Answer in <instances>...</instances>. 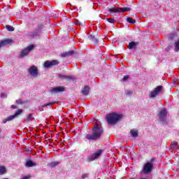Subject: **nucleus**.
<instances>
[{
	"mask_svg": "<svg viewBox=\"0 0 179 179\" xmlns=\"http://www.w3.org/2000/svg\"><path fill=\"white\" fill-rule=\"evenodd\" d=\"M163 90V86L159 85L155 88V90L150 92V97L152 99L156 97V96L159 95V93Z\"/></svg>",
	"mask_w": 179,
	"mask_h": 179,
	"instance_id": "nucleus-11",
	"label": "nucleus"
},
{
	"mask_svg": "<svg viewBox=\"0 0 179 179\" xmlns=\"http://www.w3.org/2000/svg\"><path fill=\"white\" fill-rule=\"evenodd\" d=\"M128 79H129V76L127 75V76H124L122 78V81L123 82H127V80H128Z\"/></svg>",
	"mask_w": 179,
	"mask_h": 179,
	"instance_id": "nucleus-32",
	"label": "nucleus"
},
{
	"mask_svg": "<svg viewBox=\"0 0 179 179\" xmlns=\"http://www.w3.org/2000/svg\"><path fill=\"white\" fill-rule=\"evenodd\" d=\"M43 25H41L39 27H38V29H36V31L35 32H29L28 34V36H29V37L31 38H36V37H37V36H38V33H40V31H41V30H43Z\"/></svg>",
	"mask_w": 179,
	"mask_h": 179,
	"instance_id": "nucleus-12",
	"label": "nucleus"
},
{
	"mask_svg": "<svg viewBox=\"0 0 179 179\" xmlns=\"http://www.w3.org/2000/svg\"><path fill=\"white\" fill-rule=\"evenodd\" d=\"M28 73L32 76V78H37L38 76V69L36 66L32 65L28 69Z\"/></svg>",
	"mask_w": 179,
	"mask_h": 179,
	"instance_id": "nucleus-5",
	"label": "nucleus"
},
{
	"mask_svg": "<svg viewBox=\"0 0 179 179\" xmlns=\"http://www.w3.org/2000/svg\"><path fill=\"white\" fill-rule=\"evenodd\" d=\"M121 120V115L117 113H110L106 116V120L108 124L110 125H114V124H117L118 121Z\"/></svg>",
	"mask_w": 179,
	"mask_h": 179,
	"instance_id": "nucleus-2",
	"label": "nucleus"
},
{
	"mask_svg": "<svg viewBox=\"0 0 179 179\" xmlns=\"http://www.w3.org/2000/svg\"><path fill=\"white\" fill-rule=\"evenodd\" d=\"M92 43L97 44V43H99V40H97V38H94Z\"/></svg>",
	"mask_w": 179,
	"mask_h": 179,
	"instance_id": "nucleus-36",
	"label": "nucleus"
},
{
	"mask_svg": "<svg viewBox=\"0 0 179 179\" xmlns=\"http://www.w3.org/2000/svg\"><path fill=\"white\" fill-rule=\"evenodd\" d=\"M58 78L62 79V80H73L74 78L72 76H66L65 74H59Z\"/></svg>",
	"mask_w": 179,
	"mask_h": 179,
	"instance_id": "nucleus-13",
	"label": "nucleus"
},
{
	"mask_svg": "<svg viewBox=\"0 0 179 179\" xmlns=\"http://www.w3.org/2000/svg\"><path fill=\"white\" fill-rule=\"evenodd\" d=\"M132 9L129 7H124V8H110L108 11L109 13H122L124 12H131Z\"/></svg>",
	"mask_w": 179,
	"mask_h": 179,
	"instance_id": "nucleus-4",
	"label": "nucleus"
},
{
	"mask_svg": "<svg viewBox=\"0 0 179 179\" xmlns=\"http://www.w3.org/2000/svg\"><path fill=\"white\" fill-rule=\"evenodd\" d=\"M6 174V167L0 166V176H3Z\"/></svg>",
	"mask_w": 179,
	"mask_h": 179,
	"instance_id": "nucleus-22",
	"label": "nucleus"
},
{
	"mask_svg": "<svg viewBox=\"0 0 179 179\" xmlns=\"http://www.w3.org/2000/svg\"><path fill=\"white\" fill-rule=\"evenodd\" d=\"M88 38H89V40L92 41L93 40H94V36H93L92 35H90L88 36Z\"/></svg>",
	"mask_w": 179,
	"mask_h": 179,
	"instance_id": "nucleus-35",
	"label": "nucleus"
},
{
	"mask_svg": "<svg viewBox=\"0 0 179 179\" xmlns=\"http://www.w3.org/2000/svg\"><path fill=\"white\" fill-rule=\"evenodd\" d=\"M30 178V176H24V178H21V179H29Z\"/></svg>",
	"mask_w": 179,
	"mask_h": 179,
	"instance_id": "nucleus-39",
	"label": "nucleus"
},
{
	"mask_svg": "<svg viewBox=\"0 0 179 179\" xmlns=\"http://www.w3.org/2000/svg\"><path fill=\"white\" fill-rule=\"evenodd\" d=\"M141 179H145V178H141Z\"/></svg>",
	"mask_w": 179,
	"mask_h": 179,
	"instance_id": "nucleus-43",
	"label": "nucleus"
},
{
	"mask_svg": "<svg viewBox=\"0 0 179 179\" xmlns=\"http://www.w3.org/2000/svg\"><path fill=\"white\" fill-rule=\"evenodd\" d=\"M16 104H26L27 103V101H22V99H17L15 101Z\"/></svg>",
	"mask_w": 179,
	"mask_h": 179,
	"instance_id": "nucleus-26",
	"label": "nucleus"
},
{
	"mask_svg": "<svg viewBox=\"0 0 179 179\" xmlns=\"http://www.w3.org/2000/svg\"><path fill=\"white\" fill-rule=\"evenodd\" d=\"M179 51V40L175 43V52H178Z\"/></svg>",
	"mask_w": 179,
	"mask_h": 179,
	"instance_id": "nucleus-28",
	"label": "nucleus"
},
{
	"mask_svg": "<svg viewBox=\"0 0 179 179\" xmlns=\"http://www.w3.org/2000/svg\"><path fill=\"white\" fill-rule=\"evenodd\" d=\"M33 120V115L31 114H29L28 116L27 117L25 121L26 122H30Z\"/></svg>",
	"mask_w": 179,
	"mask_h": 179,
	"instance_id": "nucleus-27",
	"label": "nucleus"
},
{
	"mask_svg": "<svg viewBox=\"0 0 179 179\" xmlns=\"http://www.w3.org/2000/svg\"><path fill=\"white\" fill-rule=\"evenodd\" d=\"M22 113H23V110H22V109H18L17 111H16L14 115H10L8 117L4 119L3 120V124H6V122H8L9 121H12L13 120H15V118H16V117L20 115V114H22Z\"/></svg>",
	"mask_w": 179,
	"mask_h": 179,
	"instance_id": "nucleus-8",
	"label": "nucleus"
},
{
	"mask_svg": "<svg viewBox=\"0 0 179 179\" xmlns=\"http://www.w3.org/2000/svg\"><path fill=\"white\" fill-rule=\"evenodd\" d=\"M125 94L127 97H131L134 94V92L131 90H126L125 91Z\"/></svg>",
	"mask_w": 179,
	"mask_h": 179,
	"instance_id": "nucleus-25",
	"label": "nucleus"
},
{
	"mask_svg": "<svg viewBox=\"0 0 179 179\" xmlns=\"http://www.w3.org/2000/svg\"><path fill=\"white\" fill-rule=\"evenodd\" d=\"M165 50L166 51H170L171 50V46H168Z\"/></svg>",
	"mask_w": 179,
	"mask_h": 179,
	"instance_id": "nucleus-38",
	"label": "nucleus"
},
{
	"mask_svg": "<svg viewBox=\"0 0 179 179\" xmlns=\"http://www.w3.org/2000/svg\"><path fill=\"white\" fill-rule=\"evenodd\" d=\"M58 64H59V62H58V60H47L44 62L43 66L44 68L48 69L52 68V66H55V65H58Z\"/></svg>",
	"mask_w": 179,
	"mask_h": 179,
	"instance_id": "nucleus-10",
	"label": "nucleus"
},
{
	"mask_svg": "<svg viewBox=\"0 0 179 179\" xmlns=\"http://www.w3.org/2000/svg\"><path fill=\"white\" fill-rule=\"evenodd\" d=\"M107 22H108L109 23H115V20L113 18H108Z\"/></svg>",
	"mask_w": 179,
	"mask_h": 179,
	"instance_id": "nucleus-31",
	"label": "nucleus"
},
{
	"mask_svg": "<svg viewBox=\"0 0 179 179\" xmlns=\"http://www.w3.org/2000/svg\"><path fill=\"white\" fill-rule=\"evenodd\" d=\"M6 29L8 31H15V27L10 26V25H7L6 27Z\"/></svg>",
	"mask_w": 179,
	"mask_h": 179,
	"instance_id": "nucleus-29",
	"label": "nucleus"
},
{
	"mask_svg": "<svg viewBox=\"0 0 179 179\" xmlns=\"http://www.w3.org/2000/svg\"><path fill=\"white\" fill-rule=\"evenodd\" d=\"M52 104H55V102L48 103L46 104L43 105L42 107H43V108H45V107H48V106H52Z\"/></svg>",
	"mask_w": 179,
	"mask_h": 179,
	"instance_id": "nucleus-30",
	"label": "nucleus"
},
{
	"mask_svg": "<svg viewBox=\"0 0 179 179\" xmlns=\"http://www.w3.org/2000/svg\"><path fill=\"white\" fill-rule=\"evenodd\" d=\"M127 22L128 23H130V24H135V23H136V21L134 19H132L131 17H127Z\"/></svg>",
	"mask_w": 179,
	"mask_h": 179,
	"instance_id": "nucleus-23",
	"label": "nucleus"
},
{
	"mask_svg": "<svg viewBox=\"0 0 179 179\" xmlns=\"http://www.w3.org/2000/svg\"><path fill=\"white\" fill-rule=\"evenodd\" d=\"M103 132H104V130L103 129L101 124H95L91 131V134H86L85 138L88 141H97V139L101 138Z\"/></svg>",
	"mask_w": 179,
	"mask_h": 179,
	"instance_id": "nucleus-1",
	"label": "nucleus"
},
{
	"mask_svg": "<svg viewBox=\"0 0 179 179\" xmlns=\"http://www.w3.org/2000/svg\"><path fill=\"white\" fill-rule=\"evenodd\" d=\"M130 134L133 138H138V136L139 135L138 130H135V129H131L130 131Z\"/></svg>",
	"mask_w": 179,
	"mask_h": 179,
	"instance_id": "nucleus-19",
	"label": "nucleus"
},
{
	"mask_svg": "<svg viewBox=\"0 0 179 179\" xmlns=\"http://www.w3.org/2000/svg\"><path fill=\"white\" fill-rule=\"evenodd\" d=\"M0 97H1V99H6L7 96H6V94L5 93H1L0 94Z\"/></svg>",
	"mask_w": 179,
	"mask_h": 179,
	"instance_id": "nucleus-34",
	"label": "nucleus"
},
{
	"mask_svg": "<svg viewBox=\"0 0 179 179\" xmlns=\"http://www.w3.org/2000/svg\"><path fill=\"white\" fill-rule=\"evenodd\" d=\"M59 164V162H52L48 164V167H57Z\"/></svg>",
	"mask_w": 179,
	"mask_h": 179,
	"instance_id": "nucleus-21",
	"label": "nucleus"
},
{
	"mask_svg": "<svg viewBox=\"0 0 179 179\" xmlns=\"http://www.w3.org/2000/svg\"><path fill=\"white\" fill-rule=\"evenodd\" d=\"M12 40L11 39H6L3 41H1L0 42V48H2V47H6V45H8V44H10V43H12Z\"/></svg>",
	"mask_w": 179,
	"mask_h": 179,
	"instance_id": "nucleus-14",
	"label": "nucleus"
},
{
	"mask_svg": "<svg viewBox=\"0 0 179 179\" xmlns=\"http://www.w3.org/2000/svg\"><path fill=\"white\" fill-rule=\"evenodd\" d=\"M74 24H79V25H80V21H79V20H76L74 21Z\"/></svg>",
	"mask_w": 179,
	"mask_h": 179,
	"instance_id": "nucleus-37",
	"label": "nucleus"
},
{
	"mask_svg": "<svg viewBox=\"0 0 179 179\" xmlns=\"http://www.w3.org/2000/svg\"><path fill=\"white\" fill-rule=\"evenodd\" d=\"M87 177H89V174L84 173V174L82 175L81 178L82 179H86V178H87Z\"/></svg>",
	"mask_w": 179,
	"mask_h": 179,
	"instance_id": "nucleus-33",
	"label": "nucleus"
},
{
	"mask_svg": "<svg viewBox=\"0 0 179 179\" xmlns=\"http://www.w3.org/2000/svg\"><path fill=\"white\" fill-rule=\"evenodd\" d=\"M89 93H90V87L89 85H85L82 90V94L84 96H89Z\"/></svg>",
	"mask_w": 179,
	"mask_h": 179,
	"instance_id": "nucleus-16",
	"label": "nucleus"
},
{
	"mask_svg": "<svg viewBox=\"0 0 179 179\" xmlns=\"http://www.w3.org/2000/svg\"><path fill=\"white\" fill-rule=\"evenodd\" d=\"M179 146V143L177 142H172L171 145V149H173V150H176V147Z\"/></svg>",
	"mask_w": 179,
	"mask_h": 179,
	"instance_id": "nucleus-24",
	"label": "nucleus"
},
{
	"mask_svg": "<svg viewBox=\"0 0 179 179\" xmlns=\"http://www.w3.org/2000/svg\"><path fill=\"white\" fill-rule=\"evenodd\" d=\"M26 167H34L36 166V164L33 162L31 160L27 161L25 164Z\"/></svg>",
	"mask_w": 179,
	"mask_h": 179,
	"instance_id": "nucleus-18",
	"label": "nucleus"
},
{
	"mask_svg": "<svg viewBox=\"0 0 179 179\" xmlns=\"http://www.w3.org/2000/svg\"><path fill=\"white\" fill-rule=\"evenodd\" d=\"M179 79L178 78H174L173 82L176 83V82H178Z\"/></svg>",
	"mask_w": 179,
	"mask_h": 179,
	"instance_id": "nucleus-42",
	"label": "nucleus"
},
{
	"mask_svg": "<svg viewBox=\"0 0 179 179\" xmlns=\"http://www.w3.org/2000/svg\"><path fill=\"white\" fill-rule=\"evenodd\" d=\"M73 54H75V51L70 50L69 52H66L65 53L62 54L61 57L62 58H66V57H71V55H73Z\"/></svg>",
	"mask_w": 179,
	"mask_h": 179,
	"instance_id": "nucleus-17",
	"label": "nucleus"
},
{
	"mask_svg": "<svg viewBox=\"0 0 179 179\" xmlns=\"http://www.w3.org/2000/svg\"><path fill=\"white\" fill-rule=\"evenodd\" d=\"M34 50V45H31L28 47H27L25 49H24L21 53L20 57L21 58H23L26 57V55H28L29 52H31V51H33Z\"/></svg>",
	"mask_w": 179,
	"mask_h": 179,
	"instance_id": "nucleus-9",
	"label": "nucleus"
},
{
	"mask_svg": "<svg viewBox=\"0 0 179 179\" xmlns=\"http://www.w3.org/2000/svg\"><path fill=\"white\" fill-rule=\"evenodd\" d=\"M138 45V43L136 42H130L128 45L129 50H132V48H135Z\"/></svg>",
	"mask_w": 179,
	"mask_h": 179,
	"instance_id": "nucleus-20",
	"label": "nucleus"
},
{
	"mask_svg": "<svg viewBox=\"0 0 179 179\" xmlns=\"http://www.w3.org/2000/svg\"><path fill=\"white\" fill-rule=\"evenodd\" d=\"M11 108H13V109L17 108V106H16L15 105H12Z\"/></svg>",
	"mask_w": 179,
	"mask_h": 179,
	"instance_id": "nucleus-41",
	"label": "nucleus"
},
{
	"mask_svg": "<svg viewBox=\"0 0 179 179\" xmlns=\"http://www.w3.org/2000/svg\"><path fill=\"white\" fill-rule=\"evenodd\" d=\"M158 117H159V121H161L162 124H166V118H167V110L162 109L158 113Z\"/></svg>",
	"mask_w": 179,
	"mask_h": 179,
	"instance_id": "nucleus-6",
	"label": "nucleus"
},
{
	"mask_svg": "<svg viewBox=\"0 0 179 179\" xmlns=\"http://www.w3.org/2000/svg\"><path fill=\"white\" fill-rule=\"evenodd\" d=\"M153 162H155V158H152L150 162H146L142 169L143 174L148 175L150 174L153 170Z\"/></svg>",
	"mask_w": 179,
	"mask_h": 179,
	"instance_id": "nucleus-3",
	"label": "nucleus"
},
{
	"mask_svg": "<svg viewBox=\"0 0 179 179\" xmlns=\"http://www.w3.org/2000/svg\"><path fill=\"white\" fill-rule=\"evenodd\" d=\"M64 90H65L64 87H57L52 88L50 90V92L51 93H59L60 92H64Z\"/></svg>",
	"mask_w": 179,
	"mask_h": 179,
	"instance_id": "nucleus-15",
	"label": "nucleus"
},
{
	"mask_svg": "<svg viewBox=\"0 0 179 179\" xmlns=\"http://www.w3.org/2000/svg\"><path fill=\"white\" fill-rule=\"evenodd\" d=\"M30 178V176H24V178H21V179H29Z\"/></svg>",
	"mask_w": 179,
	"mask_h": 179,
	"instance_id": "nucleus-40",
	"label": "nucleus"
},
{
	"mask_svg": "<svg viewBox=\"0 0 179 179\" xmlns=\"http://www.w3.org/2000/svg\"><path fill=\"white\" fill-rule=\"evenodd\" d=\"M101 153H103V150H99L96 152L92 154L90 157H88L86 159V162L89 163L90 162H93L94 160H96V159H99V157L101 156Z\"/></svg>",
	"mask_w": 179,
	"mask_h": 179,
	"instance_id": "nucleus-7",
	"label": "nucleus"
}]
</instances>
